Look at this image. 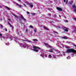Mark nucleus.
<instances>
[{
	"instance_id": "1",
	"label": "nucleus",
	"mask_w": 76,
	"mask_h": 76,
	"mask_svg": "<svg viewBox=\"0 0 76 76\" xmlns=\"http://www.w3.org/2000/svg\"><path fill=\"white\" fill-rule=\"evenodd\" d=\"M19 45H20V47H23L24 48H29L31 49V50H33L34 51H35V52H38L39 50H40V48L35 46H33V48H31V45H28L26 43L24 45H23V44L20 43H19Z\"/></svg>"
},
{
	"instance_id": "2",
	"label": "nucleus",
	"mask_w": 76,
	"mask_h": 76,
	"mask_svg": "<svg viewBox=\"0 0 76 76\" xmlns=\"http://www.w3.org/2000/svg\"><path fill=\"white\" fill-rule=\"evenodd\" d=\"M45 45L46 46V47L47 48H50V49L49 50H47V51H49V52H53V51H55L57 53V57H63V55H62L61 54V52L58 50H54V49L51 46L49 45L48 44L44 43Z\"/></svg>"
},
{
	"instance_id": "3",
	"label": "nucleus",
	"mask_w": 76,
	"mask_h": 76,
	"mask_svg": "<svg viewBox=\"0 0 76 76\" xmlns=\"http://www.w3.org/2000/svg\"><path fill=\"white\" fill-rule=\"evenodd\" d=\"M66 53H72V56L74 57L76 56V50H74L73 49H67Z\"/></svg>"
},
{
	"instance_id": "4",
	"label": "nucleus",
	"mask_w": 76,
	"mask_h": 76,
	"mask_svg": "<svg viewBox=\"0 0 76 76\" xmlns=\"http://www.w3.org/2000/svg\"><path fill=\"white\" fill-rule=\"evenodd\" d=\"M14 41L18 43L19 42V41H27V42H31V41H30L29 40H23L21 39H18V38L15 37L14 39Z\"/></svg>"
},
{
	"instance_id": "5",
	"label": "nucleus",
	"mask_w": 76,
	"mask_h": 76,
	"mask_svg": "<svg viewBox=\"0 0 76 76\" xmlns=\"http://www.w3.org/2000/svg\"><path fill=\"white\" fill-rule=\"evenodd\" d=\"M40 50H41L40 53H41V54L40 55V56L41 57H42V58H44V56L45 57H47V54L44 53V50L42 49H40Z\"/></svg>"
},
{
	"instance_id": "6",
	"label": "nucleus",
	"mask_w": 76,
	"mask_h": 76,
	"mask_svg": "<svg viewBox=\"0 0 76 76\" xmlns=\"http://www.w3.org/2000/svg\"><path fill=\"white\" fill-rule=\"evenodd\" d=\"M62 42L63 43H64V42H61L60 41H57V43L56 44V45L58 46V47H60L61 48V47H62L63 45H62Z\"/></svg>"
},
{
	"instance_id": "7",
	"label": "nucleus",
	"mask_w": 76,
	"mask_h": 76,
	"mask_svg": "<svg viewBox=\"0 0 76 76\" xmlns=\"http://www.w3.org/2000/svg\"><path fill=\"white\" fill-rule=\"evenodd\" d=\"M25 3L28 5H29L30 7H33V6L34 5L32 3H30L27 1L25 2Z\"/></svg>"
},
{
	"instance_id": "8",
	"label": "nucleus",
	"mask_w": 76,
	"mask_h": 76,
	"mask_svg": "<svg viewBox=\"0 0 76 76\" xmlns=\"http://www.w3.org/2000/svg\"><path fill=\"white\" fill-rule=\"evenodd\" d=\"M62 28L64 29V30L65 31H66V32H68V28H66L65 27H62Z\"/></svg>"
},
{
	"instance_id": "9",
	"label": "nucleus",
	"mask_w": 76,
	"mask_h": 76,
	"mask_svg": "<svg viewBox=\"0 0 76 76\" xmlns=\"http://www.w3.org/2000/svg\"><path fill=\"white\" fill-rule=\"evenodd\" d=\"M56 37H60L62 39H67V38L66 37H61L60 36L57 35V36H56Z\"/></svg>"
},
{
	"instance_id": "10",
	"label": "nucleus",
	"mask_w": 76,
	"mask_h": 76,
	"mask_svg": "<svg viewBox=\"0 0 76 76\" xmlns=\"http://www.w3.org/2000/svg\"><path fill=\"white\" fill-rule=\"evenodd\" d=\"M21 19H23V20L24 21H26V20L25 19V18H24V17H23V16L22 15H21Z\"/></svg>"
},
{
	"instance_id": "11",
	"label": "nucleus",
	"mask_w": 76,
	"mask_h": 76,
	"mask_svg": "<svg viewBox=\"0 0 76 76\" xmlns=\"http://www.w3.org/2000/svg\"><path fill=\"white\" fill-rule=\"evenodd\" d=\"M72 7L73 8H74V12H75V13H76V7L75 5H73L72 6Z\"/></svg>"
},
{
	"instance_id": "12",
	"label": "nucleus",
	"mask_w": 76,
	"mask_h": 76,
	"mask_svg": "<svg viewBox=\"0 0 76 76\" xmlns=\"http://www.w3.org/2000/svg\"><path fill=\"white\" fill-rule=\"evenodd\" d=\"M56 9L57 10H59V11H62V9L59 7H57Z\"/></svg>"
},
{
	"instance_id": "13",
	"label": "nucleus",
	"mask_w": 76,
	"mask_h": 76,
	"mask_svg": "<svg viewBox=\"0 0 76 76\" xmlns=\"http://www.w3.org/2000/svg\"><path fill=\"white\" fill-rule=\"evenodd\" d=\"M52 56H51V55L49 54V55H48V58H52Z\"/></svg>"
},
{
	"instance_id": "14",
	"label": "nucleus",
	"mask_w": 76,
	"mask_h": 76,
	"mask_svg": "<svg viewBox=\"0 0 76 76\" xmlns=\"http://www.w3.org/2000/svg\"><path fill=\"white\" fill-rule=\"evenodd\" d=\"M57 56L56 55H53V58H57Z\"/></svg>"
},
{
	"instance_id": "15",
	"label": "nucleus",
	"mask_w": 76,
	"mask_h": 76,
	"mask_svg": "<svg viewBox=\"0 0 76 76\" xmlns=\"http://www.w3.org/2000/svg\"><path fill=\"white\" fill-rule=\"evenodd\" d=\"M66 59H67V60H69V59H70V56H68L66 57Z\"/></svg>"
},
{
	"instance_id": "16",
	"label": "nucleus",
	"mask_w": 76,
	"mask_h": 76,
	"mask_svg": "<svg viewBox=\"0 0 76 76\" xmlns=\"http://www.w3.org/2000/svg\"><path fill=\"white\" fill-rule=\"evenodd\" d=\"M5 45H9L10 44L9 42H7L5 43Z\"/></svg>"
},
{
	"instance_id": "17",
	"label": "nucleus",
	"mask_w": 76,
	"mask_h": 76,
	"mask_svg": "<svg viewBox=\"0 0 76 76\" xmlns=\"http://www.w3.org/2000/svg\"><path fill=\"white\" fill-rule=\"evenodd\" d=\"M17 6H19V7H22V5H19V4H16Z\"/></svg>"
},
{
	"instance_id": "18",
	"label": "nucleus",
	"mask_w": 76,
	"mask_h": 76,
	"mask_svg": "<svg viewBox=\"0 0 76 76\" xmlns=\"http://www.w3.org/2000/svg\"><path fill=\"white\" fill-rule=\"evenodd\" d=\"M9 25L12 28H13V26H12V25L11 24H10V23L8 22V23Z\"/></svg>"
},
{
	"instance_id": "19",
	"label": "nucleus",
	"mask_w": 76,
	"mask_h": 76,
	"mask_svg": "<svg viewBox=\"0 0 76 76\" xmlns=\"http://www.w3.org/2000/svg\"><path fill=\"white\" fill-rule=\"evenodd\" d=\"M6 8H7V9L8 10H12V9L11 8H10L7 7H6Z\"/></svg>"
},
{
	"instance_id": "20",
	"label": "nucleus",
	"mask_w": 76,
	"mask_h": 76,
	"mask_svg": "<svg viewBox=\"0 0 76 76\" xmlns=\"http://www.w3.org/2000/svg\"><path fill=\"white\" fill-rule=\"evenodd\" d=\"M62 54H63V55H63V56H66V54H65V52H63L62 53Z\"/></svg>"
},
{
	"instance_id": "21",
	"label": "nucleus",
	"mask_w": 76,
	"mask_h": 76,
	"mask_svg": "<svg viewBox=\"0 0 76 76\" xmlns=\"http://www.w3.org/2000/svg\"><path fill=\"white\" fill-rule=\"evenodd\" d=\"M33 41H34V42H35V41H37L38 40H37V39H33Z\"/></svg>"
},
{
	"instance_id": "22",
	"label": "nucleus",
	"mask_w": 76,
	"mask_h": 76,
	"mask_svg": "<svg viewBox=\"0 0 76 76\" xmlns=\"http://www.w3.org/2000/svg\"><path fill=\"white\" fill-rule=\"evenodd\" d=\"M34 31L35 32H36L37 31V29L36 28H35V29H34Z\"/></svg>"
},
{
	"instance_id": "23",
	"label": "nucleus",
	"mask_w": 76,
	"mask_h": 76,
	"mask_svg": "<svg viewBox=\"0 0 76 76\" xmlns=\"http://www.w3.org/2000/svg\"><path fill=\"white\" fill-rule=\"evenodd\" d=\"M53 17H54V18H56V17H57V15H56V14H54V15H53Z\"/></svg>"
},
{
	"instance_id": "24",
	"label": "nucleus",
	"mask_w": 76,
	"mask_h": 76,
	"mask_svg": "<svg viewBox=\"0 0 76 76\" xmlns=\"http://www.w3.org/2000/svg\"><path fill=\"white\" fill-rule=\"evenodd\" d=\"M72 3H73V2L70 1L69 2V4H72Z\"/></svg>"
},
{
	"instance_id": "25",
	"label": "nucleus",
	"mask_w": 76,
	"mask_h": 76,
	"mask_svg": "<svg viewBox=\"0 0 76 76\" xmlns=\"http://www.w3.org/2000/svg\"><path fill=\"white\" fill-rule=\"evenodd\" d=\"M10 39H11L10 40L11 41H12V39H13V36H11L10 38Z\"/></svg>"
},
{
	"instance_id": "26",
	"label": "nucleus",
	"mask_w": 76,
	"mask_h": 76,
	"mask_svg": "<svg viewBox=\"0 0 76 76\" xmlns=\"http://www.w3.org/2000/svg\"><path fill=\"white\" fill-rule=\"evenodd\" d=\"M44 28L45 29H46V30H48V28H47L46 27H44Z\"/></svg>"
},
{
	"instance_id": "27",
	"label": "nucleus",
	"mask_w": 76,
	"mask_h": 76,
	"mask_svg": "<svg viewBox=\"0 0 76 76\" xmlns=\"http://www.w3.org/2000/svg\"><path fill=\"white\" fill-rule=\"evenodd\" d=\"M53 32H54V33H56V34H58V33L56 31H54Z\"/></svg>"
},
{
	"instance_id": "28",
	"label": "nucleus",
	"mask_w": 76,
	"mask_h": 76,
	"mask_svg": "<svg viewBox=\"0 0 76 76\" xmlns=\"http://www.w3.org/2000/svg\"><path fill=\"white\" fill-rule=\"evenodd\" d=\"M48 16H49V17H50V16H51V14L50 13L48 14Z\"/></svg>"
},
{
	"instance_id": "29",
	"label": "nucleus",
	"mask_w": 76,
	"mask_h": 76,
	"mask_svg": "<svg viewBox=\"0 0 76 76\" xmlns=\"http://www.w3.org/2000/svg\"><path fill=\"white\" fill-rule=\"evenodd\" d=\"M30 28H33V27L32 26V25H30Z\"/></svg>"
},
{
	"instance_id": "30",
	"label": "nucleus",
	"mask_w": 76,
	"mask_h": 76,
	"mask_svg": "<svg viewBox=\"0 0 76 76\" xmlns=\"http://www.w3.org/2000/svg\"><path fill=\"white\" fill-rule=\"evenodd\" d=\"M64 22H68V20H64Z\"/></svg>"
},
{
	"instance_id": "31",
	"label": "nucleus",
	"mask_w": 76,
	"mask_h": 76,
	"mask_svg": "<svg viewBox=\"0 0 76 76\" xmlns=\"http://www.w3.org/2000/svg\"><path fill=\"white\" fill-rule=\"evenodd\" d=\"M0 28H2H2H3V25H1V26Z\"/></svg>"
},
{
	"instance_id": "32",
	"label": "nucleus",
	"mask_w": 76,
	"mask_h": 76,
	"mask_svg": "<svg viewBox=\"0 0 76 76\" xmlns=\"http://www.w3.org/2000/svg\"><path fill=\"white\" fill-rule=\"evenodd\" d=\"M23 5H24V6H25V7H27L26 6V5L25 4H23Z\"/></svg>"
},
{
	"instance_id": "33",
	"label": "nucleus",
	"mask_w": 76,
	"mask_h": 76,
	"mask_svg": "<svg viewBox=\"0 0 76 76\" xmlns=\"http://www.w3.org/2000/svg\"><path fill=\"white\" fill-rule=\"evenodd\" d=\"M28 29H26V32H28Z\"/></svg>"
},
{
	"instance_id": "34",
	"label": "nucleus",
	"mask_w": 76,
	"mask_h": 76,
	"mask_svg": "<svg viewBox=\"0 0 76 76\" xmlns=\"http://www.w3.org/2000/svg\"><path fill=\"white\" fill-rule=\"evenodd\" d=\"M66 48H68V49H69V47H67V46H66Z\"/></svg>"
},
{
	"instance_id": "35",
	"label": "nucleus",
	"mask_w": 76,
	"mask_h": 76,
	"mask_svg": "<svg viewBox=\"0 0 76 76\" xmlns=\"http://www.w3.org/2000/svg\"><path fill=\"white\" fill-rule=\"evenodd\" d=\"M48 10H52V9H50V8H48Z\"/></svg>"
},
{
	"instance_id": "36",
	"label": "nucleus",
	"mask_w": 76,
	"mask_h": 76,
	"mask_svg": "<svg viewBox=\"0 0 76 76\" xmlns=\"http://www.w3.org/2000/svg\"><path fill=\"white\" fill-rule=\"evenodd\" d=\"M4 30H5L6 31H7V28H5V29H4Z\"/></svg>"
},
{
	"instance_id": "37",
	"label": "nucleus",
	"mask_w": 76,
	"mask_h": 76,
	"mask_svg": "<svg viewBox=\"0 0 76 76\" xmlns=\"http://www.w3.org/2000/svg\"><path fill=\"white\" fill-rule=\"evenodd\" d=\"M27 14H29L30 13L29 12H27Z\"/></svg>"
},
{
	"instance_id": "38",
	"label": "nucleus",
	"mask_w": 76,
	"mask_h": 76,
	"mask_svg": "<svg viewBox=\"0 0 76 76\" xmlns=\"http://www.w3.org/2000/svg\"><path fill=\"white\" fill-rule=\"evenodd\" d=\"M67 3H68V1H66V4H67Z\"/></svg>"
},
{
	"instance_id": "39",
	"label": "nucleus",
	"mask_w": 76,
	"mask_h": 76,
	"mask_svg": "<svg viewBox=\"0 0 76 76\" xmlns=\"http://www.w3.org/2000/svg\"><path fill=\"white\" fill-rule=\"evenodd\" d=\"M2 36V34H0V37H1Z\"/></svg>"
},
{
	"instance_id": "40",
	"label": "nucleus",
	"mask_w": 76,
	"mask_h": 76,
	"mask_svg": "<svg viewBox=\"0 0 76 76\" xmlns=\"http://www.w3.org/2000/svg\"><path fill=\"white\" fill-rule=\"evenodd\" d=\"M56 28H60V27L57 26L56 27Z\"/></svg>"
},
{
	"instance_id": "41",
	"label": "nucleus",
	"mask_w": 76,
	"mask_h": 76,
	"mask_svg": "<svg viewBox=\"0 0 76 76\" xmlns=\"http://www.w3.org/2000/svg\"><path fill=\"white\" fill-rule=\"evenodd\" d=\"M14 15V16H15V17H16V18H18V17L16 16H15V15Z\"/></svg>"
},
{
	"instance_id": "42",
	"label": "nucleus",
	"mask_w": 76,
	"mask_h": 76,
	"mask_svg": "<svg viewBox=\"0 0 76 76\" xmlns=\"http://www.w3.org/2000/svg\"><path fill=\"white\" fill-rule=\"evenodd\" d=\"M56 22H58V20H56Z\"/></svg>"
},
{
	"instance_id": "43",
	"label": "nucleus",
	"mask_w": 76,
	"mask_h": 76,
	"mask_svg": "<svg viewBox=\"0 0 76 76\" xmlns=\"http://www.w3.org/2000/svg\"><path fill=\"white\" fill-rule=\"evenodd\" d=\"M69 42H68V41H67V42H66V43H69Z\"/></svg>"
},
{
	"instance_id": "44",
	"label": "nucleus",
	"mask_w": 76,
	"mask_h": 76,
	"mask_svg": "<svg viewBox=\"0 0 76 76\" xmlns=\"http://www.w3.org/2000/svg\"><path fill=\"white\" fill-rule=\"evenodd\" d=\"M64 2H66V0H64Z\"/></svg>"
},
{
	"instance_id": "45",
	"label": "nucleus",
	"mask_w": 76,
	"mask_h": 76,
	"mask_svg": "<svg viewBox=\"0 0 76 76\" xmlns=\"http://www.w3.org/2000/svg\"><path fill=\"white\" fill-rule=\"evenodd\" d=\"M31 14L32 15H34V14L33 13H31Z\"/></svg>"
},
{
	"instance_id": "46",
	"label": "nucleus",
	"mask_w": 76,
	"mask_h": 76,
	"mask_svg": "<svg viewBox=\"0 0 76 76\" xmlns=\"http://www.w3.org/2000/svg\"><path fill=\"white\" fill-rule=\"evenodd\" d=\"M18 1H20V0H18Z\"/></svg>"
},
{
	"instance_id": "47",
	"label": "nucleus",
	"mask_w": 76,
	"mask_h": 76,
	"mask_svg": "<svg viewBox=\"0 0 76 76\" xmlns=\"http://www.w3.org/2000/svg\"><path fill=\"white\" fill-rule=\"evenodd\" d=\"M59 16L60 18H61V16H60V15H59Z\"/></svg>"
},
{
	"instance_id": "48",
	"label": "nucleus",
	"mask_w": 76,
	"mask_h": 76,
	"mask_svg": "<svg viewBox=\"0 0 76 76\" xmlns=\"http://www.w3.org/2000/svg\"><path fill=\"white\" fill-rule=\"evenodd\" d=\"M8 20H10V19H8Z\"/></svg>"
},
{
	"instance_id": "49",
	"label": "nucleus",
	"mask_w": 76,
	"mask_h": 76,
	"mask_svg": "<svg viewBox=\"0 0 76 76\" xmlns=\"http://www.w3.org/2000/svg\"><path fill=\"white\" fill-rule=\"evenodd\" d=\"M0 7H1H1L0 6Z\"/></svg>"
},
{
	"instance_id": "50",
	"label": "nucleus",
	"mask_w": 76,
	"mask_h": 76,
	"mask_svg": "<svg viewBox=\"0 0 76 76\" xmlns=\"http://www.w3.org/2000/svg\"><path fill=\"white\" fill-rule=\"evenodd\" d=\"M74 31L75 32V31H76V30H74Z\"/></svg>"
},
{
	"instance_id": "51",
	"label": "nucleus",
	"mask_w": 76,
	"mask_h": 76,
	"mask_svg": "<svg viewBox=\"0 0 76 76\" xmlns=\"http://www.w3.org/2000/svg\"><path fill=\"white\" fill-rule=\"evenodd\" d=\"M65 18H66V17H65Z\"/></svg>"
},
{
	"instance_id": "52",
	"label": "nucleus",
	"mask_w": 76,
	"mask_h": 76,
	"mask_svg": "<svg viewBox=\"0 0 76 76\" xmlns=\"http://www.w3.org/2000/svg\"><path fill=\"white\" fill-rule=\"evenodd\" d=\"M1 40H2V39H1Z\"/></svg>"
},
{
	"instance_id": "53",
	"label": "nucleus",
	"mask_w": 76,
	"mask_h": 76,
	"mask_svg": "<svg viewBox=\"0 0 76 76\" xmlns=\"http://www.w3.org/2000/svg\"><path fill=\"white\" fill-rule=\"evenodd\" d=\"M75 29H76V28H75Z\"/></svg>"
}]
</instances>
